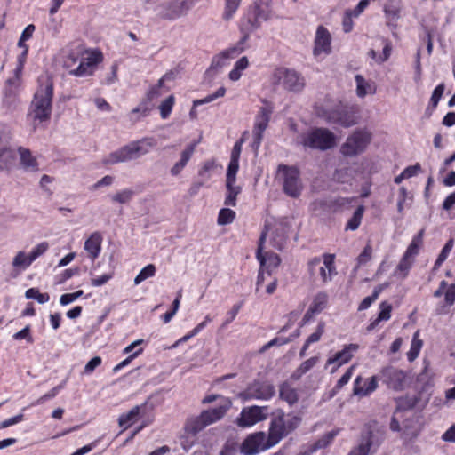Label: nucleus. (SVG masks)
<instances>
[{
  "mask_svg": "<svg viewBox=\"0 0 455 455\" xmlns=\"http://www.w3.org/2000/svg\"><path fill=\"white\" fill-rule=\"evenodd\" d=\"M156 145V140L153 137H145L140 140H133L111 152L103 159L102 163L106 165H114L119 163L135 160L148 155Z\"/></svg>",
  "mask_w": 455,
  "mask_h": 455,
  "instance_id": "1",
  "label": "nucleus"
},
{
  "mask_svg": "<svg viewBox=\"0 0 455 455\" xmlns=\"http://www.w3.org/2000/svg\"><path fill=\"white\" fill-rule=\"evenodd\" d=\"M53 87L52 83L41 86L34 96L31 103L29 116L35 127L48 121L52 113V100Z\"/></svg>",
  "mask_w": 455,
  "mask_h": 455,
  "instance_id": "2",
  "label": "nucleus"
},
{
  "mask_svg": "<svg viewBox=\"0 0 455 455\" xmlns=\"http://www.w3.org/2000/svg\"><path fill=\"white\" fill-rule=\"evenodd\" d=\"M315 112L317 116L326 122L337 124L343 127H350L356 124V118L352 113L339 103H334L331 100L316 105Z\"/></svg>",
  "mask_w": 455,
  "mask_h": 455,
  "instance_id": "3",
  "label": "nucleus"
},
{
  "mask_svg": "<svg viewBox=\"0 0 455 455\" xmlns=\"http://www.w3.org/2000/svg\"><path fill=\"white\" fill-rule=\"evenodd\" d=\"M300 418L293 414H285L278 411L274 414L270 423L268 436L271 443L277 444L283 438L296 429L300 424Z\"/></svg>",
  "mask_w": 455,
  "mask_h": 455,
  "instance_id": "4",
  "label": "nucleus"
},
{
  "mask_svg": "<svg viewBox=\"0 0 455 455\" xmlns=\"http://www.w3.org/2000/svg\"><path fill=\"white\" fill-rule=\"evenodd\" d=\"M300 143L305 148L323 151L334 148L337 138L329 129L315 128L300 136Z\"/></svg>",
  "mask_w": 455,
  "mask_h": 455,
  "instance_id": "5",
  "label": "nucleus"
},
{
  "mask_svg": "<svg viewBox=\"0 0 455 455\" xmlns=\"http://www.w3.org/2000/svg\"><path fill=\"white\" fill-rule=\"evenodd\" d=\"M231 404L232 403L229 399H224L220 406L214 409L204 411L200 416L192 419L188 423V428H189V431L193 434H196L206 426L222 419L227 411L230 409Z\"/></svg>",
  "mask_w": 455,
  "mask_h": 455,
  "instance_id": "6",
  "label": "nucleus"
},
{
  "mask_svg": "<svg viewBox=\"0 0 455 455\" xmlns=\"http://www.w3.org/2000/svg\"><path fill=\"white\" fill-rule=\"evenodd\" d=\"M277 172L282 180L283 192L291 197H299L303 189L299 170L295 167L280 164Z\"/></svg>",
  "mask_w": 455,
  "mask_h": 455,
  "instance_id": "7",
  "label": "nucleus"
},
{
  "mask_svg": "<svg viewBox=\"0 0 455 455\" xmlns=\"http://www.w3.org/2000/svg\"><path fill=\"white\" fill-rule=\"evenodd\" d=\"M272 83L275 85L282 84L290 92H301L305 86L304 77L297 71L285 68H278L272 74Z\"/></svg>",
  "mask_w": 455,
  "mask_h": 455,
  "instance_id": "8",
  "label": "nucleus"
},
{
  "mask_svg": "<svg viewBox=\"0 0 455 455\" xmlns=\"http://www.w3.org/2000/svg\"><path fill=\"white\" fill-rule=\"evenodd\" d=\"M371 140V134L366 130H356L349 135L340 148L345 156H356L365 151Z\"/></svg>",
  "mask_w": 455,
  "mask_h": 455,
  "instance_id": "9",
  "label": "nucleus"
},
{
  "mask_svg": "<svg viewBox=\"0 0 455 455\" xmlns=\"http://www.w3.org/2000/svg\"><path fill=\"white\" fill-rule=\"evenodd\" d=\"M199 0H170L158 6L157 15L167 20L180 19L188 12V11Z\"/></svg>",
  "mask_w": 455,
  "mask_h": 455,
  "instance_id": "10",
  "label": "nucleus"
},
{
  "mask_svg": "<svg viewBox=\"0 0 455 455\" xmlns=\"http://www.w3.org/2000/svg\"><path fill=\"white\" fill-rule=\"evenodd\" d=\"M382 443L380 434L377 430L367 428L360 435L357 445L348 455H373Z\"/></svg>",
  "mask_w": 455,
  "mask_h": 455,
  "instance_id": "11",
  "label": "nucleus"
},
{
  "mask_svg": "<svg viewBox=\"0 0 455 455\" xmlns=\"http://www.w3.org/2000/svg\"><path fill=\"white\" fill-rule=\"evenodd\" d=\"M272 1L269 0V4L267 5V0H255L251 4V12L253 17L249 18L246 24L247 33H251L259 29L261 26V21H267L272 16L271 11Z\"/></svg>",
  "mask_w": 455,
  "mask_h": 455,
  "instance_id": "12",
  "label": "nucleus"
},
{
  "mask_svg": "<svg viewBox=\"0 0 455 455\" xmlns=\"http://www.w3.org/2000/svg\"><path fill=\"white\" fill-rule=\"evenodd\" d=\"M265 106L261 107L255 117L254 126L252 130L253 148L258 149L263 139V132L268 126L273 107L267 100H263Z\"/></svg>",
  "mask_w": 455,
  "mask_h": 455,
  "instance_id": "13",
  "label": "nucleus"
},
{
  "mask_svg": "<svg viewBox=\"0 0 455 455\" xmlns=\"http://www.w3.org/2000/svg\"><path fill=\"white\" fill-rule=\"evenodd\" d=\"M269 436L267 437L264 432H257L248 435L243 442L240 451L243 455H255L261 451L267 450L274 446Z\"/></svg>",
  "mask_w": 455,
  "mask_h": 455,
  "instance_id": "14",
  "label": "nucleus"
},
{
  "mask_svg": "<svg viewBox=\"0 0 455 455\" xmlns=\"http://www.w3.org/2000/svg\"><path fill=\"white\" fill-rule=\"evenodd\" d=\"M275 387L267 381H254L246 389L239 394V397L248 400H269L275 395Z\"/></svg>",
  "mask_w": 455,
  "mask_h": 455,
  "instance_id": "15",
  "label": "nucleus"
},
{
  "mask_svg": "<svg viewBox=\"0 0 455 455\" xmlns=\"http://www.w3.org/2000/svg\"><path fill=\"white\" fill-rule=\"evenodd\" d=\"M101 61V54L98 52H91L86 53L85 56L80 58L79 63L76 68H72L68 64V73L75 76H92L98 63Z\"/></svg>",
  "mask_w": 455,
  "mask_h": 455,
  "instance_id": "16",
  "label": "nucleus"
},
{
  "mask_svg": "<svg viewBox=\"0 0 455 455\" xmlns=\"http://www.w3.org/2000/svg\"><path fill=\"white\" fill-rule=\"evenodd\" d=\"M268 415L267 406H250L243 409L240 417L237 419V425L242 427H248L258 422L267 419Z\"/></svg>",
  "mask_w": 455,
  "mask_h": 455,
  "instance_id": "17",
  "label": "nucleus"
},
{
  "mask_svg": "<svg viewBox=\"0 0 455 455\" xmlns=\"http://www.w3.org/2000/svg\"><path fill=\"white\" fill-rule=\"evenodd\" d=\"M267 234L266 232H262L259 241V246L256 252L257 259L260 263L261 268H264L267 272V275H271V272L273 269L276 268L280 263L281 259L279 256L274 252H264L265 250V241H266Z\"/></svg>",
  "mask_w": 455,
  "mask_h": 455,
  "instance_id": "18",
  "label": "nucleus"
},
{
  "mask_svg": "<svg viewBox=\"0 0 455 455\" xmlns=\"http://www.w3.org/2000/svg\"><path fill=\"white\" fill-rule=\"evenodd\" d=\"M331 36L323 26H319L314 40V56L328 55L331 52Z\"/></svg>",
  "mask_w": 455,
  "mask_h": 455,
  "instance_id": "19",
  "label": "nucleus"
},
{
  "mask_svg": "<svg viewBox=\"0 0 455 455\" xmlns=\"http://www.w3.org/2000/svg\"><path fill=\"white\" fill-rule=\"evenodd\" d=\"M381 377L387 385L395 389L402 390L405 386L406 375L405 373L394 367H387L381 371Z\"/></svg>",
  "mask_w": 455,
  "mask_h": 455,
  "instance_id": "20",
  "label": "nucleus"
},
{
  "mask_svg": "<svg viewBox=\"0 0 455 455\" xmlns=\"http://www.w3.org/2000/svg\"><path fill=\"white\" fill-rule=\"evenodd\" d=\"M358 345L349 344L344 347L341 351L337 352L332 357H330L326 362V367L331 364H335V367L331 370L334 372L339 367L349 362L354 354L358 350Z\"/></svg>",
  "mask_w": 455,
  "mask_h": 455,
  "instance_id": "21",
  "label": "nucleus"
},
{
  "mask_svg": "<svg viewBox=\"0 0 455 455\" xmlns=\"http://www.w3.org/2000/svg\"><path fill=\"white\" fill-rule=\"evenodd\" d=\"M378 387V381L375 376L363 380L358 376L354 383L353 394L357 396H367L374 392Z\"/></svg>",
  "mask_w": 455,
  "mask_h": 455,
  "instance_id": "22",
  "label": "nucleus"
},
{
  "mask_svg": "<svg viewBox=\"0 0 455 455\" xmlns=\"http://www.w3.org/2000/svg\"><path fill=\"white\" fill-rule=\"evenodd\" d=\"M197 143V141H194L187 145L186 148L181 151L180 160L176 162L170 170V172L172 176H178L186 167L195 153Z\"/></svg>",
  "mask_w": 455,
  "mask_h": 455,
  "instance_id": "23",
  "label": "nucleus"
},
{
  "mask_svg": "<svg viewBox=\"0 0 455 455\" xmlns=\"http://www.w3.org/2000/svg\"><path fill=\"white\" fill-rule=\"evenodd\" d=\"M384 12L387 20V26L395 29L397 26L396 21L400 18V0H388L384 5Z\"/></svg>",
  "mask_w": 455,
  "mask_h": 455,
  "instance_id": "24",
  "label": "nucleus"
},
{
  "mask_svg": "<svg viewBox=\"0 0 455 455\" xmlns=\"http://www.w3.org/2000/svg\"><path fill=\"white\" fill-rule=\"evenodd\" d=\"M18 154L20 156V165L25 172H35L39 170L37 160L29 149L20 147Z\"/></svg>",
  "mask_w": 455,
  "mask_h": 455,
  "instance_id": "25",
  "label": "nucleus"
},
{
  "mask_svg": "<svg viewBox=\"0 0 455 455\" xmlns=\"http://www.w3.org/2000/svg\"><path fill=\"white\" fill-rule=\"evenodd\" d=\"M101 243L102 235L99 232L92 233L84 242V249L92 261H94L100 253Z\"/></svg>",
  "mask_w": 455,
  "mask_h": 455,
  "instance_id": "26",
  "label": "nucleus"
},
{
  "mask_svg": "<svg viewBox=\"0 0 455 455\" xmlns=\"http://www.w3.org/2000/svg\"><path fill=\"white\" fill-rule=\"evenodd\" d=\"M323 266L319 269L320 276L323 283H326L332 280V277L337 275L336 267L334 265V254H323Z\"/></svg>",
  "mask_w": 455,
  "mask_h": 455,
  "instance_id": "27",
  "label": "nucleus"
},
{
  "mask_svg": "<svg viewBox=\"0 0 455 455\" xmlns=\"http://www.w3.org/2000/svg\"><path fill=\"white\" fill-rule=\"evenodd\" d=\"M443 294L445 306H452L455 303V283L449 284L446 281H441L433 295L435 298H440Z\"/></svg>",
  "mask_w": 455,
  "mask_h": 455,
  "instance_id": "28",
  "label": "nucleus"
},
{
  "mask_svg": "<svg viewBox=\"0 0 455 455\" xmlns=\"http://www.w3.org/2000/svg\"><path fill=\"white\" fill-rule=\"evenodd\" d=\"M355 82L357 97L364 98L368 94H374L376 92L375 83L370 80H366L362 75H355Z\"/></svg>",
  "mask_w": 455,
  "mask_h": 455,
  "instance_id": "29",
  "label": "nucleus"
},
{
  "mask_svg": "<svg viewBox=\"0 0 455 455\" xmlns=\"http://www.w3.org/2000/svg\"><path fill=\"white\" fill-rule=\"evenodd\" d=\"M33 262L29 255L23 251H18L12 259V267L15 272V276L26 270Z\"/></svg>",
  "mask_w": 455,
  "mask_h": 455,
  "instance_id": "30",
  "label": "nucleus"
},
{
  "mask_svg": "<svg viewBox=\"0 0 455 455\" xmlns=\"http://www.w3.org/2000/svg\"><path fill=\"white\" fill-rule=\"evenodd\" d=\"M227 196L225 204L228 206L236 205V197L241 193L242 188L236 185V180H226Z\"/></svg>",
  "mask_w": 455,
  "mask_h": 455,
  "instance_id": "31",
  "label": "nucleus"
},
{
  "mask_svg": "<svg viewBox=\"0 0 455 455\" xmlns=\"http://www.w3.org/2000/svg\"><path fill=\"white\" fill-rule=\"evenodd\" d=\"M16 161V154L10 148L0 149V171L11 170Z\"/></svg>",
  "mask_w": 455,
  "mask_h": 455,
  "instance_id": "32",
  "label": "nucleus"
},
{
  "mask_svg": "<svg viewBox=\"0 0 455 455\" xmlns=\"http://www.w3.org/2000/svg\"><path fill=\"white\" fill-rule=\"evenodd\" d=\"M140 406H134L128 412L120 415L118 419L119 427H123V430L130 427L133 423H135L140 415Z\"/></svg>",
  "mask_w": 455,
  "mask_h": 455,
  "instance_id": "33",
  "label": "nucleus"
},
{
  "mask_svg": "<svg viewBox=\"0 0 455 455\" xmlns=\"http://www.w3.org/2000/svg\"><path fill=\"white\" fill-rule=\"evenodd\" d=\"M319 362L318 356H313L304 361L291 375L292 380H299L304 374L308 372Z\"/></svg>",
  "mask_w": 455,
  "mask_h": 455,
  "instance_id": "34",
  "label": "nucleus"
},
{
  "mask_svg": "<svg viewBox=\"0 0 455 455\" xmlns=\"http://www.w3.org/2000/svg\"><path fill=\"white\" fill-rule=\"evenodd\" d=\"M279 393L280 397L290 405L296 403L299 400L297 389L292 387L287 382H284L280 386Z\"/></svg>",
  "mask_w": 455,
  "mask_h": 455,
  "instance_id": "35",
  "label": "nucleus"
},
{
  "mask_svg": "<svg viewBox=\"0 0 455 455\" xmlns=\"http://www.w3.org/2000/svg\"><path fill=\"white\" fill-rule=\"evenodd\" d=\"M423 235L424 230L422 229L412 238L410 245L403 254L404 256L415 260V258L419 254L420 247L423 243Z\"/></svg>",
  "mask_w": 455,
  "mask_h": 455,
  "instance_id": "36",
  "label": "nucleus"
},
{
  "mask_svg": "<svg viewBox=\"0 0 455 455\" xmlns=\"http://www.w3.org/2000/svg\"><path fill=\"white\" fill-rule=\"evenodd\" d=\"M249 60L246 56L240 58L234 65L233 69L229 72L228 77L231 81H238L243 72L249 67Z\"/></svg>",
  "mask_w": 455,
  "mask_h": 455,
  "instance_id": "37",
  "label": "nucleus"
},
{
  "mask_svg": "<svg viewBox=\"0 0 455 455\" xmlns=\"http://www.w3.org/2000/svg\"><path fill=\"white\" fill-rule=\"evenodd\" d=\"M413 263V259L403 255L394 271V275L399 279L406 278Z\"/></svg>",
  "mask_w": 455,
  "mask_h": 455,
  "instance_id": "38",
  "label": "nucleus"
},
{
  "mask_svg": "<svg viewBox=\"0 0 455 455\" xmlns=\"http://www.w3.org/2000/svg\"><path fill=\"white\" fill-rule=\"evenodd\" d=\"M248 38H249V34L246 33L243 36V38L238 43H236L234 46L222 51V52L224 53L226 58H228V60H231V59H235L238 55H240L244 51L243 45H244L245 42L248 40Z\"/></svg>",
  "mask_w": 455,
  "mask_h": 455,
  "instance_id": "39",
  "label": "nucleus"
},
{
  "mask_svg": "<svg viewBox=\"0 0 455 455\" xmlns=\"http://www.w3.org/2000/svg\"><path fill=\"white\" fill-rule=\"evenodd\" d=\"M242 0H225L224 11L222 18L224 20H230L233 19L235 12L239 8Z\"/></svg>",
  "mask_w": 455,
  "mask_h": 455,
  "instance_id": "40",
  "label": "nucleus"
},
{
  "mask_svg": "<svg viewBox=\"0 0 455 455\" xmlns=\"http://www.w3.org/2000/svg\"><path fill=\"white\" fill-rule=\"evenodd\" d=\"M328 296L324 292H318L310 305L311 312L321 313L326 307Z\"/></svg>",
  "mask_w": 455,
  "mask_h": 455,
  "instance_id": "41",
  "label": "nucleus"
},
{
  "mask_svg": "<svg viewBox=\"0 0 455 455\" xmlns=\"http://www.w3.org/2000/svg\"><path fill=\"white\" fill-rule=\"evenodd\" d=\"M364 206L360 205L357 207L355 212H354L352 218L348 220L346 228L350 230H356L362 221L363 215L364 212Z\"/></svg>",
  "mask_w": 455,
  "mask_h": 455,
  "instance_id": "42",
  "label": "nucleus"
},
{
  "mask_svg": "<svg viewBox=\"0 0 455 455\" xmlns=\"http://www.w3.org/2000/svg\"><path fill=\"white\" fill-rule=\"evenodd\" d=\"M419 332H415L409 352L407 353V358L410 362L414 361L420 352L422 347V341L418 339Z\"/></svg>",
  "mask_w": 455,
  "mask_h": 455,
  "instance_id": "43",
  "label": "nucleus"
},
{
  "mask_svg": "<svg viewBox=\"0 0 455 455\" xmlns=\"http://www.w3.org/2000/svg\"><path fill=\"white\" fill-rule=\"evenodd\" d=\"M156 274V267L153 264H148L143 267L140 272L134 278V284L138 285L146 279L154 276Z\"/></svg>",
  "mask_w": 455,
  "mask_h": 455,
  "instance_id": "44",
  "label": "nucleus"
},
{
  "mask_svg": "<svg viewBox=\"0 0 455 455\" xmlns=\"http://www.w3.org/2000/svg\"><path fill=\"white\" fill-rule=\"evenodd\" d=\"M226 93L225 87H220L214 93L210 94L204 99L196 100L193 101V106L197 107L203 104L210 103L218 98L223 97Z\"/></svg>",
  "mask_w": 455,
  "mask_h": 455,
  "instance_id": "45",
  "label": "nucleus"
},
{
  "mask_svg": "<svg viewBox=\"0 0 455 455\" xmlns=\"http://www.w3.org/2000/svg\"><path fill=\"white\" fill-rule=\"evenodd\" d=\"M235 218V212L228 208L221 209L219 212L218 216V224L219 225H228Z\"/></svg>",
  "mask_w": 455,
  "mask_h": 455,
  "instance_id": "46",
  "label": "nucleus"
},
{
  "mask_svg": "<svg viewBox=\"0 0 455 455\" xmlns=\"http://www.w3.org/2000/svg\"><path fill=\"white\" fill-rule=\"evenodd\" d=\"M453 247V240L450 239L442 249L440 254L438 255V258L436 259L435 262V269H437L441 267V265L448 258L449 253L451 252V249Z\"/></svg>",
  "mask_w": 455,
  "mask_h": 455,
  "instance_id": "47",
  "label": "nucleus"
},
{
  "mask_svg": "<svg viewBox=\"0 0 455 455\" xmlns=\"http://www.w3.org/2000/svg\"><path fill=\"white\" fill-rule=\"evenodd\" d=\"M383 287L378 286L374 289L372 295L368 296L363 299L358 307L359 311H363L367 309L371 306V304L379 298V293L381 292Z\"/></svg>",
  "mask_w": 455,
  "mask_h": 455,
  "instance_id": "48",
  "label": "nucleus"
},
{
  "mask_svg": "<svg viewBox=\"0 0 455 455\" xmlns=\"http://www.w3.org/2000/svg\"><path fill=\"white\" fill-rule=\"evenodd\" d=\"M133 194L132 189L125 188L113 195L111 200L118 204H127L132 199Z\"/></svg>",
  "mask_w": 455,
  "mask_h": 455,
  "instance_id": "49",
  "label": "nucleus"
},
{
  "mask_svg": "<svg viewBox=\"0 0 455 455\" xmlns=\"http://www.w3.org/2000/svg\"><path fill=\"white\" fill-rule=\"evenodd\" d=\"M174 97L170 95L159 106L160 115L163 119H166L172 112L174 105Z\"/></svg>",
  "mask_w": 455,
  "mask_h": 455,
  "instance_id": "50",
  "label": "nucleus"
},
{
  "mask_svg": "<svg viewBox=\"0 0 455 455\" xmlns=\"http://www.w3.org/2000/svg\"><path fill=\"white\" fill-rule=\"evenodd\" d=\"M149 108L146 106V104H140L137 108H133L130 113V119L132 122H138L142 117L147 116L149 114Z\"/></svg>",
  "mask_w": 455,
  "mask_h": 455,
  "instance_id": "51",
  "label": "nucleus"
},
{
  "mask_svg": "<svg viewBox=\"0 0 455 455\" xmlns=\"http://www.w3.org/2000/svg\"><path fill=\"white\" fill-rule=\"evenodd\" d=\"M382 43L384 44L383 51L378 57V64L386 62L390 58L392 52V43L387 39H382Z\"/></svg>",
  "mask_w": 455,
  "mask_h": 455,
  "instance_id": "52",
  "label": "nucleus"
},
{
  "mask_svg": "<svg viewBox=\"0 0 455 455\" xmlns=\"http://www.w3.org/2000/svg\"><path fill=\"white\" fill-rule=\"evenodd\" d=\"M180 298H181V291H180L178 292L176 299L172 302V309H170L169 312H166L163 315V320L165 323H169L172 320V318L175 315V314L177 313V311L180 307Z\"/></svg>",
  "mask_w": 455,
  "mask_h": 455,
  "instance_id": "53",
  "label": "nucleus"
},
{
  "mask_svg": "<svg viewBox=\"0 0 455 455\" xmlns=\"http://www.w3.org/2000/svg\"><path fill=\"white\" fill-rule=\"evenodd\" d=\"M239 170V160L230 159L228 166L226 180H236V174Z\"/></svg>",
  "mask_w": 455,
  "mask_h": 455,
  "instance_id": "54",
  "label": "nucleus"
},
{
  "mask_svg": "<svg viewBox=\"0 0 455 455\" xmlns=\"http://www.w3.org/2000/svg\"><path fill=\"white\" fill-rule=\"evenodd\" d=\"M228 59L226 58L224 53L221 52L212 58L210 69L217 70L219 68H221L228 64Z\"/></svg>",
  "mask_w": 455,
  "mask_h": 455,
  "instance_id": "55",
  "label": "nucleus"
},
{
  "mask_svg": "<svg viewBox=\"0 0 455 455\" xmlns=\"http://www.w3.org/2000/svg\"><path fill=\"white\" fill-rule=\"evenodd\" d=\"M48 248L49 245L45 242H43L35 246L28 254L31 261L34 262L38 257L42 256L48 250Z\"/></svg>",
  "mask_w": 455,
  "mask_h": 455,
  "instance_id": "56",
  "label": "nucleus"
},
{
  "mask_svg": "<svg viewBox=\"0 0 455 455\" xmlns=\"http://www.w3.org/2000/svg\"><path fill=\"white\" fill-rule=\"evenodd\" d=\"M101 358L100 356H94L84 366L83 374L90 375L94 370L101 364Z\"/></svg>",
  "mask_w": 455,
  "mask_h": 455,
  "instance_id": "57",
  "label": "nucleus"
},
{
  "mask_svg": "<svg viewBox=\"0 0 455 455\" xmlns=\"http://www.w3.org/2000/svg\"><path fill=\"white\" fill-rule=\"evenodd\" d=\"M444 89H445L444 84H440L434 90L431 99H430V103H431L433 108H436V106L438 105V102L443 94Z\"/></svg>",
  "mask_w": 455,
  "mask_h": 455,
  "instance_id": "58",
  "label": "nucleus"
},
{
  "mask_svg": "<svg viewBox=\"0 0 455 455\" xmlns=\"http://www.w3.org/2000/svg\"><path fill=\"white\" fill-rule=\"evenodd\" d=\"M355 369V366H350L347 371L341 376V378L338 380L335 387H334V390H339L340 388H342L346 384L348 383V381L350 380L351 377H352V374H353V371Z\"/></svg>",
  "mask_w": 455,
  "mask_h": 455,
  "instance_id": "59",
  "label": "nucleus"
},
{
  "mask_svg": "<svg viewBox=\"0 0 455 455\" xmlns=\"http://www.w3.org/2000/svg\"><path fill=\"white\" fill-rule=\"evenodd\" d=\"M113 277V271L106 273L100 276L92 278L91 283L92 286L99 287L105 284Z\"/></svg>",
  "mask_w": 455,
  "mask_h": 455,
  "instance_id": "60",
  "label": "nucleus"
},
{
  "mask_svg": "<svg viewBox=\"0 0 455 455\" xmlns=\"http://www.w3.org/2000/svg\"><path fill=\"white\" fill-rule=\"evenodd\" d=\"M391 316V306L383 302L380 304V312L377 317V322L387 321Z\"/></svg>",
  "mask_w": 455,
  "mask_h": 455,
  "instance_id": "61",
  "label": "nucleus"
},
{
  "mask_svg": "<svg viewBox=\"0 0 455 455\" xmlns=\"http://www.w3.org/2000/svg\"><path fill=\"white\" fill-rule=\"evenodd\" d=\"M12 337L15 340L26 339L29 343H31L33 341L31 334H30V326L29 325H27L21 331L13 334Z\"/></svg>",
  "mask_w": 455,
  "mask_h": 455,
  "instance_id": "62",
  "label": "nucleus"
},
{
  "mask_svg": "<svg viewBox=\"0 0 455 455\" xmlns=\"http://www.w3.org/2000/svg\"><path fill=\"white\" fill-rule=\"evenodd\" d=\"M324 332V323H320L316 328V331L313 332L308 338H307V344L315 343L320 340L322 335Z\"/></svg>",
  "mask_w": 455,
  "mask_h": 455,
  "instance_id": "63",
  "label": "nucleus"
},
{
  "mask_svg": "<svg viewBox=\"0 0 455 455\" xmlns=\"http://www.w3.org/2000/svg\"><path fill=\"white\" fill-rule=\"evenodd\" d=\"M372 249L371 245H366L363 251L359 254L357 258L358 265L365 264L371 259Z\"/></svg>",
  "mask_w": 455,
  "mask_h": 455,
  "instance_id": "64",
  "label": "nucleus"
}]
</instances>
